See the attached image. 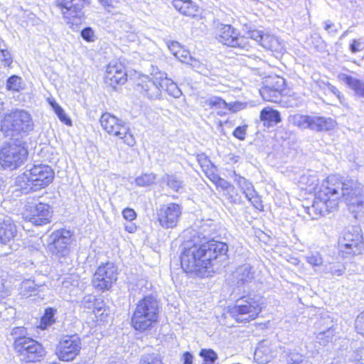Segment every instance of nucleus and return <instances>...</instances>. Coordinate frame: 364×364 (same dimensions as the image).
Segmentation results:
<instances>
[{"label": "nucleus", "mask_w": 364, "mask_h": 364, "mask_svg": "<svg viewBox=\"0 0 364 364\" xmlns=\"http://www.w3.org/2000/svg\"><path fill=\"white\" fill-rule=\"evenodd\" d=\"M12 291L13 286L9 276L7 274L1 275L0 277V302L10 296Z\"/></svg>", "instance_id": "obj_36"}, {"label": "nucleus", "mask_w": 364, "mask_h": 364, "mask_svg": "<svg viewBox=\"0 0 364 364\" xmlns=\"http://www.w3.org/2000/svg\"><path fill=\"white\" fill-rule=\"evenodd\" d=\"M308 117V115L301 114H291L288 117V122L291 125L305 129H307Z\"/></svg>", "instance_id": "obj_40"}, {"label": "nucleus", "mask_w": 364, "mask_h": 364, "mask_svg": "<svg viewBox=\"0 0 364 364\" xmlns=\"http://www.w3.org/2000/svg\"><path fill=\"white\" fill-rule=\"evenodd\" d=\"M183 364H193V356L190 352H185L181 358Z\"/></svg>", "instance_id": "obj_62"}, {"label": "nucleus", "mask_w": 364, "mask_h": 364, "mask_svg": "<svg viewBox=\"0 0 364 364\" xmlns=\"http://www.w3.org/2000/svg\"><path fill=\"white\" fill-rule=\"evenodd\" d=\"M305 357L296 352H291L287 358L288 364H299Z\"/></svg>", "instance_id": "obj_55"}, {"label": "nucleus", "mask_w": 364, "mask_h": 364, "mask_svg": "<svg viewBox=\"0 0 364 364\" xmlns=\"http://www.w3.org/2000/svg\"><path fill=\"white\" fill-rule=\"evenodd\" d=\"M355 328L356 331L364 337V311L357 316L355 322Z\"/></svg>", "instance_id": "obj_53"}, {"label": "nucleus", "mask_w": 364, "mask_h": 364, "mask_svg": "<svg viewBox=\"0 0 364 364\" xmlns=\"http://www.w3.org/2000/svg\"><path fill=\"white\" fill-rule=\"evenodd\" d=\"M284 84L283 78H277L275 84H269L264 86L260 90V95L266 101L272 102H279L281 96V91Z\"/></svg>", "instance_id": "obj_23"}, {"label": "nucleus", "mask_w": 364, "mask_h": 364, "mask_svg": "<svg viewBox=\"0 0 364 364\" xmlns=\"http://www.w3.org/2000/svg\"><path fill=\"white\" fill-rule=\"evenodd\" d=\"M255 272L249 264L238 267L234 272V278L238 287L245 285L254 279Z\"/></svg>", "instance_id": "obj_28"}, {"label": "nucleus", "mask_w": 364, "mask_h": 364, "mask_svg": "<svg viewBox=\"0 0 364 364\" xmlns=\"http://www.w3.org/2000/svg\"><path fill=\"white\" fill-rule=\"evenodd\" d=\"M247 125L237 127L233 131L232 134L235 138L240 140H245L247 134Z\"/></svg>", "instance_id": "obj_54"}, {"label": "nucleus", "mask_w": 364, "mask_h": 364, "mask_svg": "<svg viewBox=\"0 0 364 364\" xmlns=\"http://www.w3.org/2000/svg\"><path fill=\"white\" fill-rule=\"evenodd\" d=\"M104 6L114 7L118 0H99Z\"/></svg>", "instance_id": "obj_64"}, {"label": "nucleus", "mask_w": 364, "mask_h": 364, "mask_svg": "<svg viewBox=\"0 0 364 364\" xmlns=\"http://www.w3.org/2000/svg\"><path fill=\"white\" fill-rule=\"evenodd\" d=\"M156 179V176L154 173H145L135 179V182L139 186H146L153 184Z\"/></svg>", "instance_id": "obj_44"}, {"label": "nucleus", "mask_w": 364, "mask_h": 364, "mask_svg": "<svg viewBox=\"0 0 364 364\" xmlns=\"http://www.w3.org/2000/svg\"><path fill=\"white\" fill-rule=\"evenodd\" d=\"M197 160L202 168H208L212 165L210 160L204 154H198Z\"/></svg>", "instance_id": "obj_58"}, {"label": "nucleus", "mask_w": 364, "mask_h": 364, "mask_svg": "<svg viewBox=\"0 0 364 364\" xmlns=\"http://www.w3.org/2000/svg\"><path fill=\"white\" fill-rule=\"evenodd\" d=\"M17 227L10 217L0 220V256L9 255L12 251L11 242L17 235Z\"/></svg>", "instance_id": "obj_19"}, {"label": "nucleus", "mask_w": 364, "mask_h": 364, "mask_svg": "<svg viewBox=\"0 0 364 364\" xmlns=\"http://www.w3.org/2000/svg\"><path fill=\"white\" fill-rule=\"evenodd\" d=\"M27 149L21 144L8 143L0 149V165L11 170L19 167L26 159Z\"/></svg>", "instance_id": "obj_10"}, {"label": "nucleus", "mask_w": 364, "mask_h": 364, "mask_svg": "<svg viewBox=\"0 0 364 364\" xmlns=\"http://www.w3.org/2000/svg\"><path fill=\"white\" fill-rule=\"evenodd\" d=\"M81 340L77 334L63 336L57 345L55 353L60 360L71 361L80 353Z\"/></svg>", "instance_id": "obj_16"}, {"label": "nucleus", "mask_w": 364, "mask_h": 364, "mask_svg": "<svg viewBox=\"0 0 364 364\" xmlns=\"http://www.w3.org/2000/svg\"><path fill=\"white\" fill-rule=\"evenodd\" d=\"M63 18L68 24L78 25L85 18L84 8L90 4L88 0H55Z\"/></svg>", "instance_id": "obj_11"}, {"label": "nucleus", "mask_w": 364, "mask_h": 364, "mask_svg": "<svg viewBox=\"0 0 364 364\" xmlns=\"http://www.w3.org/2000/svg\"><path fill=\"white\" fill-rule=\"evenodd\" d=\"M161 183L176 193L181 192L184 188L183 181L176 174H164L161 178Z\"/></svg>", "instance_id": "obj_33"}, {"label": "nucleus", "mask_w": 364, "mask_h": 364, "mask_svg": "<svg viewBox=\"0 0 364 364\" xmlns=\"http://www.w3.org/2000/svg\"><path fill=\"white\" fill-rule=\"evenodd\" d=\"M41 287L36 284L34 281L31 279H25L18 287V292L22 296L30 297L38 294Z\"/></svg>", "instance_id": "obj_35"}, {"label": "nucleus", "mask_w": 364, "mask_h": 364, "mask_svg": "<svg viewBox=\"0 0 364 364\" xmlns=\"http://www.w3.org/2000/svg\"><path fill=\"white\" fill-rule=\"evenodd\" d=\"M57 310L54 308L48 307L46 309L43 316L41 318L39 327L44 330L48 326H51L55 322V315Z\"/></svg>", "instance_id": "obj_39"}, {"label": "nucleus", "mask_w": 364, "mask_h": 364, "mask_svg": "<svg viewBox=\"0 0 364 364\" xmlns=\"http://www.w3.org/2000/svg\"><path fill=\"white\" fill-rule=\"evenodd\" d=\"M182 214V207L176 203H169L156 210V220L164 229H173L178 225Z\"/></svg>", "instance_id": "obj_17"}, {"label": "nucleus", "mask_w": 364, "mask_h": 364, "mask_svg": "<svg viewBox=\"0 0 364 364\" xmlns=\"http://www.w3.org/2000/svg\"><path fill=\"white\" fill-rule=\"evenodd\" d=\"M0 60L5 67H10L13 63V57L8 49L0 50Z\"/></svg>", "instance_id": "obj_51"}, {"label": "nucleus", "mask_w": 364, "mask_h": 364, "mask_svg": "<svg viewBox=\"0 0 364 364\" xmlns=\"http://www.w3.org/2000/svg\"><path fill=\"white\" fill-rule=\"evenodd\" d=\"M168 48L181 62L189 65L191 61H193V57L185 47H168Z\"/></svg>", "instance_id": "obj_37"}, {"label": "nucleus", "mask_w": 364, "mask_h": 364, "mask_svg": "<svg viewBox=\"0 0 364 364\" xmlns=\"http://www.w3.org/2000/svg\"><path fill=\"white\" fill-rule=\"evenodd\" d=\"M339 80L348 86L355 94L364 98V82L351 75L341 73L338 75Z\"/></svg>", "instance_id": "obj_29"}, {"label": "nucleus", "mask_w": 364, "mask_h": 364, "mask_svg": "<svg viewBox=\"0 0 364 364\" xmlns=\"http://www.w3.org/2000/svg\"><path fill=\"white\" fill-rule=\"evenodd\" d=\"M199 355L203 358V364H214L218 359L217 353L212 349H201Z\"/></svg>", "instance_id": "obj_43"}, {"label": "nucleus", "mask_w": 364, "mask_h": 364, "mask_svg": "<svg viewBox=\"0 0 364 364\" xmlns=\"http://www.w3.org/2000/svg\"><path fill=\"white\" fill-rule=\"evenodd\" d=\"M276 355L272 342L264 339L259 342L255 350L254 359L260 364H267Z\"/></svg>", "instance_id": "obj_22"}, {"label": "nucleus", "mask_w": 364, "mask_h": 364, "mask_svg": "<svg viewBox=\"0 0 364 364\" xmlns=\"http://www.w3.org/2000/svg\"><path fill=\"white\" fill-rule=\"evenodd\" d=\"M171 4L182 15L194 17L198 13V6L191 0H173Z\"/></svg>", "instance_id": "obj_27"}, {"label": "nucleus", "mask_w": 364, "mask_h": 364, "mask_svg": "<svg viewBox=\"0 0 364 364\" xmlns=\"http://www.w3.org/2000/svg\"><path fill=\"white\" fill-rule=\"evenodd\" d=\"M81 36L84 40L87 42H93L95 41V33L93 30L87 27L81 31Z\"/></svg>", "instance_id": "obj_56"}, {"label": "nucleus", "mask_w": 364, "mask_h": 364, "mask_svg": "<svg viewBox=\"0 0 364 364\" xmlns=\"http://www.w3.org/2000/svg\"><path fill=\"white\" fill-rule=\"evenodd\" d=\"M306 262L313 267L321 266L323 259L321 254L318 252H311L306 257Z\"/></svg>", "instance_id": "obj_48"}, {"label": "nucleus", "mask_w": 364, "mask_h": 364, "mask_svg": "<svg viewBox=\"0 0 364 364\" xmlns=\"http://www.w3.org/2000/svg\"><path fill=\"white\" fill-rule=\"evenodd\" d=\"M243 104L239 102L227 103V106H225V108L228 109L232 112H237L243 109Z\"/></svg>", "instance_id": "obj_59"}, {"label": "nucleus", "mask_w": 364, "mask_h": 364, "mask_svg": "<svg viewBox=\"0 0 364 364\" xmlns=\"http://www.w3.org/2000/svg\"><path fill=\"white\" fill-rule=\"evenodd\" d=\"M216 225L213 220H208L202 223L199 226L198 230L194 235L192 239L198 238L200 242L198 243H203V242H210L213 240L215 235Z\"/></svg>", "instance_id": "obj_25"}, {"label": "nucleus", "mask_w": 364, "mask_h": 364, "mask_svg": "<svg viewBox=\"0 0 364 364\" xmlns=\"http://www.w3.org/2000/svg\"><path fill=\"white\" fill-rule=\"evenodd\" d=\"M139 364H164L161 356L155 353H146L141 357Z\"/></svg>", "instance_id": "obj_41"}, {"label": "nucleus", "mask_w": 364, "mask_h": 364, "mask_svg": "<svg viewBox=\"0 0 364 364\" xmlns=\"http://www.w3.org/2000/svg\"><path fill=\"white\" fill-rule=\"evenodd\" d=\"M127 81V73L124 65L117 61H112L107 65L105 82L106 85L115 87L117 85H123Z\"/></svg>", "instance_id": "obj_21"}, {"label": "nucleus", "mask_w": 364, "mask_h": 364, "mask_svg": "<svg viewBox=\"0 0 364 364\" xmlns=\"http://www.w3.org/2000/svg\"><path fill=\"white\" fill-rule=\"evenodd\" d=\"M53 213V208L48 204L32 200L25 205L23 215L25 220L33 225L42 226L50 223Z\"/></svg>", "instance_id": "obj_14"}, {"label": "nucleus", "mask_w": 364, "mask_h": 364, "mask_svg": "<svg viewBox=\"0 0 364 364\" xmlns=\"http://www.w3.org/2000/svg\"><path fill=\"white\" fill-rule=\"evenodd\" d=\"M117 267L112 262L102 264L97 269L92 279V287L97 291L109 290L117 279Z\"/></svg>", "instance_id": "obj_15"}, {"label": "nucleus", "mask_w": 364, "mask_h": 364, "mask_svg": "<svg viewBox=\"0 0 364 364\" xmlns=\"http://www.w3.org/2000/svg\"><path fill=\"white\" fill-rule=\"evenodd\" d=\"M33 128L31 114L23 109H16L5 116L1 129L6 135H27Z\"/></svg>", "instance_id": "obj_6"}, {"label": "nucleus", "mask_w": 364, "mask_h": 364, "mask_svg": "<svg viewBox=\"0 0 364 364\" xmlns=\"http://www.w3.org/2000/svg\"><path fill=\"white\" fill-rule=\"evenodd\" d=\"M95 301H96V299L94 296L87 295L82 299L81 303H82V305L86 309H91V308L94 307L96 309V311H95V312L97 314H99L102 311V308L101 306L95 307Z\"/></svg>", "instance_id": "obj_50"}, {"label": "nucleus", "mask_w": 364, "mask_h": 364, "mask_svg": "<svg viewBox=\"0 0 364 364\" xmlns=\"http://www.w3.org/2000/svg\"><path fill=\"white\" fill-rule=\"evenodd\" d=\"M163 90H165L169 95L174 98H178L182 95V92L177 85L172 80L167 77L166 73H165V78H163Z\"/></svg>", "instance_id": "obj_38"}, {"label": "nucleus", "mask_w": 364, "mask_h": 364, "mask_svg": "<svg viewBox=\"0 0 364 364\" xmlns=\"http://www.w3.org/2000/svg\"><path fill=\"white\" fill-rule=\"evenodd\" d=\"M324 28L331 35L336 32V26L330 21H326L324 22Z\"/></svg>", "instance_id": "obj_61"}, {"label": "nucleus", "mask_w": 364, "mask_h": 364, "mask_svg": "<svg viewBox=\"0 0 364 364\" xmlns=\"http://www.w3.org/2000/svg\"><path fill=\"white\" fill-rule=\"evenodd\" d=\"M14 349L20 360L26 363L41 362L46 355V350L42 344L32 338L18 339Z\"/></svg>", "instance_id": "obj_9"}, {"label": "nucleus", "mask_w": 364, "mask_h": 364, "mask_svg": "<svg viewBox=\"0 0 364 364\" xmlns=\"http://www.w3.org/2000/svg\"><path fill=\"white\" fill-rule=\"evenodd\" d=\"M249 37L256 42L259 43L260 46H274L279 44L278 39L274 36L268 33H264L262 31L253 30L249 33Z\"/></svg>", "instance_id": "obj_34"}, {"label": "nucleus", "mask_w": 364, "mask_h": 364, "mask_svg": "<svg viewBox=\"0 0 364 364\" xmlns=\"http://www.w3.org/2000/svg\"><path fill=\"white\" fill-rule=\"evenodd\" d=\"M159 302L153 295L144 296L136 304L132 316V326L139 331H144L158 321Z\"/></svg>", "instance_id": "obj_4"}, {"label": "nucleus", "mask_w": 364, "mask_h": 364, "mask_svg": "<svg viewBox=\"0 0 364 364\" xmlns=\"http://www.w3.org/2000/svg\"><path fill=\"white\" fill-rule=\"evenodd\" d=\"M50 104L59 119L66 125H71V119L68 117L62 107L55 101L50 102Z\"/></svg>", "instance_id": "obj_42"}, {"label": "nucleus", "mask_w": 364, "mask_h": 364, "mask_svg": "<svg viewBox=\"0 0 364 364\" xmlns=\"http://www.w3.org/2000/svg\"><path fill=\"white\" fill-rule=\"evenodd\" d=\"M261 311L259 298L248 296L238 299L228 313L237 322L246 323L255 319Z\"/></svg>", "instance_id": "obj_7"}, {"label": "nucleus", "mask_w": 364, "mask_h": 364, "mask_svg": "<svg viewBox=\"0 0 364 364\" xmlns=\"http://www.w3.org/2000/svg\"><path fill=\"white\" fill-rule=\"evenodd\" d=\"M259 117L264 125L267 127H272L282 121L279 112L269 107L261 110Z\"/></svg>", "instance_id": "obj_31"}, {"label": "nucleus", "mask_w": 364, "mask_h": 364, "mask_svg": "<svg viewBox=\"0 0 364 364\" xmlns=\"http://www.w3.org/2000/svg\"><path fill=\"white\" fill-rule=\"evenodd\" d=\"M11 335L14 337V346H16V342L18 339H28L29 337L27 336L28 333L26 328L23 326L16 327L12 330Z\"/></svg>", "instance_id": "obj_49"}, {"label": "nucleus", "mask_w": 364, "mask_h": 364, "mask_svg": "<svg viewBox=\"0 0 364 364\" xmlns=\"http://www.w3.org/2000/svg\"><path fill=\"white\" fill-rule=\"evenodd\" d=\"M205 105L210 109H220L225 108L227 102L219 97L213 96L205 100Z\"/></svg>", "instance_id": "obj_46"}, {"label": "nucleus", "mask_w": 364, "mask_h": 364, "mask_svg": "<svg viewBox=\"0 0 364 364\" xmlns=\"http://www.w3.org/2000/svg\"><path fill=\"white\" fill-rule=\"evenodd\" d=\"M346 267L341 263H329L325 266L326 272L331 273L332 275L341 276L345 273Z\"/></svg>", "instance_id": "obj_45"}, {"label": "nucleus", "mask_w": 364, "mask_h": 364, "mask_svg": "<svg viewBox=\"0 0 364 364\" xmlns=\"http://www.w3.org/2000/svg\"><path fill=\"white\" fill-rule=\"evenodd\" d=\"M122 216L125 220L132 222L136 219V213L132 208H126L122 211Z\"/></svg>", "instance_id": "obj_57"}, {"label": "nucleus", "mask_w": 364, "mask_h": 364, "mask_svg": "<svg viewBox=\"0 0 364 364\" xmlns=\"http://www.w3.org/2000/svg\"><path fill=\"white\" fill-rule=\"evenodd\" d=\"M238 37V33L230 25L220 24L216 30V38L223 46H231Z\"/></svg>", "instance_id": "obj_24"}, {"label": "nucleus", "mask_w": 364, "mask_h": 364, "mask_svg": "<svg viewBox=\"0 0 364 364\" xmlns=\"http://www.w3.org/2000/svg\"><path fill=\"white\" fill-rule=\"evenodd\" d=\"M198 238L191 239L183 245L181 255V268L188 274L203 276V273L210 269L208 260L203 252Z\"/></svg>", "instance_id": "obj_3"}, {"label": "nucleus", "mask_w": 364, "mask_h": 364, "mask_svg": "<svg viewBox=\"0 0 364 364\" xmlns=\"http://www.w3.org/2000/svg\"><path fill=\"white\" fill-rule=\"evenodd\" d=\"M231 177L242 191V193L245 195L247 200H252V198L255 196V191L252 184L245 178L237 174L235 171L232 172Z\"/></svg>", "instance_id": "obj_32"}, {"label": "nucleus", "mask_w": 364, "mask_h": 364, "mask_svg": "<svg viewBox=\"0 0 364 364\" xmlns=\"http://www.w3.org/2000/svg\"><path fill=\"white\" fill-rule=\"evenodd\" d=\"M54 172L45 164L33 165L16 178V185L23 193L36 191L48 186L53 180Z\"/></svg>", "instance_id": "obj_2"}, {"label": "nucleus", "mask_w": 364, "mask_h": 364, "mask_svg": "<svg viewBox=\"0 0 364 364\" xmlns=\"http://www.w3.org/2000/svg\"><path fill=\"white\" fill-rule=\"evenodd\" d=\"M189 65H191L198 73L203 74L204 75H208V70L205 68V66L203 64L200 63L196 58H193V61H191Z\"/></svg>", "instance_id": "obj_52"}, {"label": "nucleus", "mask_w": 364, "mask_h": 364, "mask_svg": "<svg viewBox=\"0 0 364 364\" xmlns=\"http://www.w3.org/2000/svg\"><path fill=\"white\" fill-rule=\"evenodd\" d=\"M215 184L217 186V187L221 188L223 190H227L230 186V183L228 181L220 177H216Z\"/></svg>", "instance_id": "obj_60"}, {"label": "nucleus", "mask_w": 364, "mask_h": 364, "mask_svg": "<svg viewBox=\"0 0 364 364\" xmlns=\"http://www.w3.org/2000/svg\"><path fill=\"white\" fill-rule=\"evenodd\" d=\"M321 321L326 322V330L319 331L316 335V341L322 346H326L330 341H331L334 333V322L331 317H327L321 320Z\"/></svg>", "instance_id": "obj_30"}, {"label": "nucleus", "mask_w": 364, "mask_h": 364, "mask_svg": "<svg viewBox=\"0 0 364 364\" xmlns=\"http://www.w3.org/2000/svg\"><path fill=\"white\" fill-rule=\"evenodd\" d=\"M362 246L363 236L359 226L348 227L338 240L339 250L343 257L360 254Z\"/></svg>", "instance_id": "obj_12"}, {"label": "nucleus", "mask_w": 364, "mask_h": 364, "mask_svg": "<svg viewBox=\"0 0 364 364\" xmlns=\"http://www.w3.org/2000/svg\"><path fill=\"white\" fill-rule=\"evenodd\" d=\"M201 244L210 269L228 259V247L226 243L211 240L210 242H203Z\"/></svg>", "instance_id": "obj_20"}, {"label": "nucleus", "mask_w": 364, "mask_h": 364, "mask_svg": "<svg viewBox=\"0 0 364 364\" xmlns=\"http://www.w3.org/2000/svg\"><path fill=\"white\" fill-rule=\"evenodd\" d=\"M335 188H329L323 183L318 188L315 193V198L311 207L306 208V213L313 220H316L319 217L325 215L336 208V198L338 195L333 193Z\"/></svg>", "instance_id": "obj_5"}, {"label": "nucleus", "mask_w": 364, "mask_h": 364, "mask_svg": "<svg viewBox=\"0 0 364 364\" xmlns=\"http://www.w3.org/2000/svg\"><path fill=\"white\" fill-rule=\"evenodd\" d=\"M49 251L58 257H66L70 253V245L73 241L70 230L60 229L50 235Z\"/></svg>", "instance_id": "obj_18"}, {"label": "nucleus", "mask_w": 364, "mask_h": 364, "mask_svg": "<svg viewBox=\"0 0 364 364\" xmlns=\"http://www.w3.org/2000/svg\"><path fill=\"white\" fill-rule=\"evenodd\" d=\"M21 78L17 75H12L8 78L6 82V88L9 90L18 92L22 89Z\"/></svg>", "instance_id": "obj_47"}, {"label": "nucleus", "mask_w": 364, "mask_h": 364, "mask_svg": "<svg viewBox=\"0 0 364 364\" xmlns=\"http://www.w3.org/2000/svg\"><path fill=\"white\" fill-rule=\"evenodd\" d=\"M100 123L102 128L109 134L119 137L129 146H133L135 144V139L130 133L127 123L122 119L110 113L105 112L101 116Z\"/></svg>", "instance_id": "obj_8"}, {"label": "nucleus", "mask_w": 364, "mask_h": 364, "mask_svg": "<svg viewBox=\"0 0 364 364\" xmlns=\"http://www.w3.org/2000/svg\"><path fill=\"white\" fill-rule=\"evenodd\" d=\"M307 123V129L317 132L331 130L336 124L335 121L331 118L318 116H309Z\"/></svg>", "instance_id": "obj_26"}, {"label": "nucleus", "mask_w": 364, "mask_h": 364, "mask_svg": "<svg viewBox=\"0 0 364 364\" xmlns=\"http://www.w3.org/2000/svg\"><path fill=\"white\" fill-rule=\"evenodd\" d=\"M323 185L335 188L333 193L338 195L336 198V208L339 200L343 198L352 212L359 213L364 210V197L363 186L358 181L353 179L341 180L336 176H330L322 182Z\"/></svg>", "instance_id": "obj_1"}, {"label": "nucleus", "mask_w": 364, "mask_h": 364, "mask_svg": "<svg viewBox=\"0 0 364 364\" xmlns=\"http://www.w3.org/2000/svg\"><path fill=\"white\" fill-rule=\"evenodd\" d=\"M163 78H165V73L161 71L152 73L150 76H142L136 84V90L149 100H159L163 90Z\"/></svg>", "instance_id": "obj_13"}, {"label": "nucleus", "mask_w": 364, "mask_h": 364, "mask_svg": "<svg viewBox=\"0 0 364 364\" xmlns=\"http://www.w3.org/2000/svg\"><path fill=\"white\" fill-rule=\"evenodd\" d=\"M327 317H330V316H328V315L326 316H321L320 318V319L316 323V328L318 329V331L326 330V321H321V320L325 318H327Z\"/></svg>", "instance_id": "obj_63"}]
</instances>
